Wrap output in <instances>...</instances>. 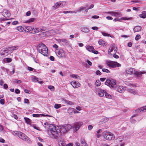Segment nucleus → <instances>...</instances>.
<instances>
[{
	"mask_svg": "<svg viewBox=\"0 0 146 146\" xmlns=\"http://www.w3.org/2000/svg\"><path fill=\"white\" fill-rule=\"evenodd\" d=\"M58 130H56V127L54 125L50 124L47 131L50 137L54 139H56L59 135V133Z\"/></svg>",
	"mask_w": 146,
	"mask_h": 146,
	"instance_id": "1",
	"label": "nucleus"
},
{
	"mask_svg": "<svg viewBox=\"0 0 146 146\" xmlns=\"http://www.w3.org/2000/svg\"><path fill=\"white\" fill-rule=\"evenodd\" d=\"M38 50L39 52L45 56H47L48 54L47 47L43 43H41L38 45Z\"/></svg>",
	"mask_w": 146,
	"mask_h": 146,
	"instance_id": "2",
	"label": "nucleus"
},
{
	"mask_svg": "<svg viewBox=\"0 0 146 146\" xmlns=\"http://www.w3.org/2000/svg\"><path fill=\"white\" fill-rule=\"evenodd\" d=\"M105 84L111 88H114L116 86V82L115 80L113 79H107L105 82Z\"/></svg>",
	"mask_w": 146,
	"mask_h": 146,
	"instance_id": "3",
	"label": "nucleus"
},
{
	"mask_svg": "<svg viewBox=\"0 0 146 146\" xmlns=\"http://www.w3.org/2000/svg\"><path fill=\"white\" fill-rule=\"evenodd\" d=\"M103 135L106 139L108 140H113L115 138L114 135L110 132H104Z\"/></svg>",
	"mask_w": 146,
	"mask_h": 146,
	"instance_id": "4",
	"label": "nucleus"
},
{
	"mask_svg": "<svg viewBox=\"0 0 146 146\" xmlns=\"http://www.w3.org/2000/svg\"><path fill=\"white\" fill-rule=\"evenodd\" d=\"M18 136L19 138L27 142L28 143H31V141L30 138L24 133L20 131Z\"/></svg>",
	"mask_w": 146,
	"mask_h": 146,
	"instance_id": "5",
	"label": "nucleus"
},
{
	"mask_svg": "<svg viewBox=\"0 0 146 146\" xmlns=\"http://www.w3.org/2000/svg\"><path fill=\"white\" fill-rule=\"evenodd\" d=\"M107 65L110 68H115L116 67H119L121 66V64L118 63L117 62L113 61H109L107 62Z\"/></svg>",
	"mask_w": 146,
	"mask_h": 146,
	"instance_id": "6",
	"label": "nucleus"
},
{
	"mask_svg": "<svg viewBox=\"0 0 146 146\" xmlns=\"http://www.w3.org/2000/svg\"><path fill=\"white\" fill-rule=\"evenodd\" d=\"M56 54L58 57L66 58L65 53H64V50L62 49H59Z\"/></svg>",
	"mask_w": 146,
	"mask_h": 146,
	"instance_id": "7",
	"label": "nucleus"
},
{
	"mask_svg": "<svg viewBox=\"0 0 146 146\" xmlns=\"http://www.w3.org/2000/svg\"><path fill=\"white\" fill-rule=\"evenodd\" d=\"M83 124V123L82 122H78L75 123L73 126L74 129L76 131L78 130Z\"/></svg>",
	"mask_w": 146,
	"mask_h": 146,
	"instance_id": "8",
	"label": "nucleus"
},
{
	"mask_svg": "<svg viewBox=\"0 0 146 146\" xmlns=\"http://www.w3.org/2000/svg\"><path fill=\"white\" fill-rule=\"evenodd\" d=\"M95 91L98 93L99 95L101 97H103L105 94L106 91L99 88H96Z\"/></svg>",
	"mask_w": 146,
	"mask_h": 146,
	"instance_id": "9",
	"label": "nucleus"
},
{
	"mask_svg": "<svg viewBox=\"0 0 146 146\" xmlns=\"http://www.w3.org/2000/svg\"><path fill=\"white\" fill-rule=\"evenodd\" d=\"M114 89L116 90L117 92L120 93H123L124 90V88L122 86H119L117 88L115 86Z\"/></svg>",
	"mask_w": 146,
	"mask_h": 146,
	"instance_id": "10",
	"label": "nucleus"
},
{
	"mask_svg": "<svg viewBox=\"0 0 146 146\" xmlns=\"http://www.w3.org/2000/svg\"><path fill=\"white\" fill-rule=\"evenodd\" d=\"M2 15L4 17L6 18L9 17L10 16V13L8 10L4 9L2 12Z\"/></svg>",
	"mask_w": 146,
	"mask_h": 146,
	"instance_id": "11",
	"label": "nucleus"
},
{
	"mask_svg": "<svg viewBox=\"0 0 146 146\" xmlns=\"http://www.w3.org/2000/svg\"><path fill=\"white\" fill-rule=\"evenodd\" d=\"M71 84L74 88H77L80 86V84L78 82H76L75 81H73L71 83Z\"/></svg>",
	"mask_w": 146,
	"mask_h": 146,
	"instance_id": "12",
	"label": "nucleus"
},
{
	"mask_svg": "<svg viewBox=\"0 0 146 146\" xmlns=\"http://www.w3.org/2000/svg\"><path fill=\"white\" fill-rule=\"evenodd\" d=\"M61 42H62V44L64 45H68L69 44V42L67 40L62 38L59 40Z\"/></svg>",
	"mask_w": 146,
	"mask_h": 146,
	"instance_id": "13",
	"label": "nucleus"
},
{
	"mask_svg": "<svg viewBox=\"0 0 146 146\" xmlns=\"http://www.w3.org/2000/svg\"><path fill=\"white\" fill-rule=\"evenodd\" d=\"M126 72L128 74H134L135 73V69L133 68H131L126 71Z\"/></svg>",
	"mask_w": 146,
	"mask_h": 146,
	"instance_id": "14",
	"label": "nucleus"
},
{
	"mask_svg": "<svg viewBox=\"0 0 146 146\" xmlns=\"http://www.w3.org/2000/svg\"><path fill=\"white\" fill-rule=\"evenodd\" d=\"M44 31V30L42 29H40L39 30H38V28H33V30H32V31L30 32V33H36L39 32H41Z\"/></svg>",
	"mask_w": 146,
	"mask_h": 146,
	"instance_id": "15",
	"label": "nucleus"
},
{
	"mask_svg": "<svg viewBox=\"0 0 146 146\" xmlns=\"http://www.w3.org/2000/svg\"><path fill=\"white\" fill-rule=\"evenodd\" d=\"M127 91L129 93L134 95H137L138 94V92L133 89H128Z\"/></svg>",
	"mask_w": 146,
	"mask_h": 146,
	"instance_id": "16",
	"label": "nucleus"
},
{
	"mask_svg": "<svg viewBox=\"0 0 146 146\" xmlns=\"http://www.w3.org/2000/svg\"><path fill=\"white\" fill-rule=\"evenodd\" d=\"M62 101L64 102L65 103L70 105H74V103L72 102L67 100L64 98L62 99Z\"/></svg>",
	"mask_w": 146,
	"mask_h": 146,
	"instance_id": "17",
	"label": "nucleus"
},
{
	"mask_svg": "<svg viewBox=\"0 0 146 146\" xmlns=\"http://www.w3.org/2000/svg\"><path fill=\"white\" fill-rule=\"evenodd\" d=\"M130 18H127V17H122L120 19H118L117 18H115L114 19L113 21H114L115 22H116L117 21H121V20H128L130 19Z\"/></svg>",
	"mask_w": 146,
	"mask_h": 146,
	"instance_id": "18",
	"label": "nucleus"
},
{
	"mask_svg": "<svg viewBox=\"0 0 146 146\" xmlns=\"http://www.w3.org/2000/svg\"><path fill=\"white\" fill-rule=\"evenodd\" d=\"M64 125H63L60 127L59 130H58V131H59V134L60 133H64L67 132L66 130L65 129V128H64Z\"/></svg>",
	"mask_w": 146,
	"mask_h": 146,
	"instance_id": "19",
	"label": "nucleus"
},
{
	"mask_svg": "<svg viewBox=\"0 0 146 146\" xmlns=\"http://www.w3.org/2000/svg\"><path fill=\"white\" fill-rule=\"evenodd\" d=\"M32 80L34 82H37L40 84H42L43 83V82L42 81H39L38 80V78L36 77L35 76H33L32 77Z\"/></svg>",
	"mask_w": 146,
	"mask_h": 146,
	"instance_id": "20",
	"label": "nucleus"
},
{
	"mask_svg": "<svg viewBox=\"0 0 146 146\" xmlns=\"http://www.w3.org/2000/svg\"><path fill=\"white\" fill-rule=\"evenodd\" d=\"M33 29V27H32L30 26H27L25 27L24 31L25 32H31L32 31Z\"/></svg>",
	"mask_w": 146,
	"mask_h": 146,
	"instance_id": "21",
	"label": "nucleus"
},
{
	"mask_svg": "<svg viewBox=\"0 0 146 146\" xmlns=\"http://www.w3.org/2000/svg\"><path fill=\"white\" fill-rule=\"evenodd\" d=\"M141 27L139 26H137L134 27L133 29V31L134 33L139 32L141 31Z\"/></svg>",
	"mask_w": 146,
	"mask_h": 146,
	"instance_id": "22",
	"label": "nucleus"
},
{
	"mask_svg": "<svg viewBox=\"0 0 146 146\" xmlns=\"http://www.w3.org/2000/svg\"><path fill=\"white\" fill-rule=\"evenodd\" d=\"M40 115H42L43 116H48L49 117H51V116L48 115H44V114H33L32 115L34 117H40Z\"/></svg>",
	"mask_w": 146,
	"mask_h": 146,
	"instance_id": "23",
	"label": "nucleus"
},
{
	"mask_svg": "<svg viewBox=\"0 0 146 146\" xmlns=\"http://www.w3.org/2000/svg\"><path fill=\"white\" fill-rule=\"evenodd\" d=\"M59 146H66L65 141L61 139L58 141Z\"/></svg>",
	"mask_w": 146,
	"mask_h": 146,
	"instance_id": "24",
	"label": "nucleus"
},
{
	"mask_svg": "<svg viewBox=\"0 0 146 146\" xmlns=\"http://www.w3.org/2000/svg\"><path fill=\"white\" fill-rule=\"evenodd\" d=\"M86 49L90 52H92L94 50V48L92 46L88 45L86 47Z\"/></svg>",
	"mask_w": 146,
	"mask_h": 146,
	"instance_id": "25",
	"label": "nucleus"
},
{
	"mask_svg": "<svg viewBox=\"0 0 146 146\" xmlns=\"http://www.w3.org/2000/svg\"><path fill=\"white\" fill-rule=\"evenodd\" d=\"M81 31L84 33H88L89 31L88 28L86 27H82L81 28Z\"/></svg>",
	"mask_w": 146,
	"mask_h": 146,
	"instance_id": "26",
	"label": "nucleus"
},
{
	"mask_svg": "<svg viewBox=\"0 0 146 146\" xmlns=\"http://www.w3.org/2000/svg\"><path fill=\"white\" fill-rule=\"evenodd\" d=\"M64 125L67 132L72 127V126L70 124H66Z\"/></svg>",
	"mask_w": 146,
	"mask_h": 146,
	"instance_id": "27",
	"label": "nucleus"
},
{
	"mask_svg": "<svg viewBox=\"0 0 146 146\" xmlns=\"http://www.w3.org/2000/svg\"><path fill=\"white\" fill-rule=\"evenodd\" d=\"M146 111V106L143 107H141L139 109V111L141 112V111L145 112Z\"/></svg>",
	"mask_w": 146,
	"mask_h": 146,
	"instance_id": "28",
	"label": "nucleus"
},
{
	"mask_svg": "<svg viewBox=\"0 0 146 146\" xmlns=\"http://www.w3.org/2000/svg\"><path fill=\"white\" fill-rule=\"evenodd\" d=\"M75 111V109L73 108H69L68 109V112L69 114L72 113Z\"/></svg>",
	"mask_w": 146,
	"mask_h": 146,
	"instance_id": "29",
	"label": "nucleus"
},
{
	"mask_svg": "<svg viewBox=\"0 0 146 146\" xmlns=\"http://www.w3.org/2000/svg\"><path fill=\"white\" fill-rule=\"evenodd\" d=\"M135 116V115H134L132 116L131 117V122L132 123H135L137 121L135 119V118H133Z\"/></svg>",
	"mask_w": 146,
	"mask_h": 146,
	"instance_id": "30",
	"label": "nucleus"
},
{
	"mask_svg": "<svg viewBox=\"0 0 146 146\" xmlns=\"http://www.w3.org/2000/svg\"><path fill=\"white\" fill-rule=\"evenodd\" d=\"M24 119L25 120L26 123L29 124H30L31 120L30 119L25 117H24Z\"/></svg>",
	"mask_w": 146,
	"mask_h": 146,
	"instance_id": "31",
	"label": "nucleus"
},
{
	"mask_svg": "<svg viewBox=\"0 0 146 146\" xmlns=\"http://www.w3.org/2000/svg\"><path fill=\"white\" fill-rule=\"evenodd\" d=\"M86 8V7L82 6L80 7H79L78 9L77 10V11H76L75 12H76V13L77 12H80L81 11L83 10L84 9Z\"/></svg>",
	"mask_w": 146,
	"mask_h": 146,
	"instance_id": "32",
	"label": "nucleus"
},
{
	"mask_svg": "<svg viewBox=\"0 0 146 146\" xmlns=\"http://www.w3.org/2000/svg\"><path fill=\"white\" fill-rule=\"evenodd\" d=\"M87 145V144L86 143L85 140H84V139H82L81 140V146H84Z\"/></svg>",
	"mask_w": 146,
	"mask_h": 146,
	"instance_id": "33",
	"label": "nucleus"
},
{
	"mask_svg": "<svg viewBox=\"0 0 146 146\" xmlns=\"http://www.w3.org/2000/svg\"><path fill=\"white\" fill-rule=\"evenodd\" d=\"M17 29L19 31L21 32H23L24 31V30L25 29V28H24L22 26H19L17 27Z\"/></svg>",
	"mask_w": 146,
	"mask_h": 146,
	"instance_id": "34",
	"label": "nucleus"
},
{
	"mask_svg": "<svg viewBox=\"0 0 146 146\" xmlns=\"http://www.w3.org/2000/svg\"><path fill=\"white\" fill-rule=\"evenodd\" d=\"M146 11H142L141 13L142 14H140L139 15V16L141 18H145L146 17V15L144 13H143V12H146Z\"/></svg>",
	"mask_w": 146,
	"mask_h": 146,
	"instance_id": "35",
	"label": "nucleus"
},
{
	"mask_svg": "<svg viewBox=\"0 0 146 146\" xmlns=\"http://www.w3.org/2000/svg\"><path fill=\"white\" fill-rule=\"evenodd\" d=\"M101 33L102 34V35L104 36H110L111 37V36L110 34H108V33H105L104 32H102Z\"/></svg>",
	"mask_w": 146,
	"mask_h": 146,
	"instance_id": "36",
	"label": "nucleus"
},
{
	"mask_svg": "<svg viewBox=\"0 0 146 146\" xmlns=\"http://www.w3.org/2000/svg\"><path fill=\"white\" fill-rule=\"evenodd\" d=\"M114 16L115 17L118 16L119 17H120L122 16L121 13L116 12H114Z\"/></svg>",
	"mask_w": 146,
	"mask_h": 146,
	"instance_id": "37",
	"label": "nucleus"
},
{
	"mask_svg": "<svg viewBox=\"0 0 146 146\" xmlns=\"http://www.w3.org/2000/svg\"><path fill=\"white\" fill-rule=\"evenodd\" d=\"M20 132V131H14L12 133L14 136L18 137L19 133V132Z\"/></svg>",
	"mask_w": 146,
	"mask_h": 146,
	"instance_id": "38",
	"label": "nucleus"
},
{
	"mask_svg": "<svg viewBox=\"0 0 146 146\" xmlns=\"http://www.w3.org/2000/svg\"><path fill=\"white\" fill-rule=\"evenodd\" d=\"M62 4V3L61 2H58L56 3L55 5L54 6L56 8H58L59 6H61V5Z\"/></svg>",
	"mask_w": 146,
	"mask_h": 146,
	"instance_id": "39",
	"label": "nucleus"
},
{
	"mask_svg": "<svg viewBox=\"0 0 146 146\" xmlns=\"http://www.w3.org/2000/svg\"><path fill=\"white\" fill-rule=\"evenodd\" d=\"M18 46H13L9 48L11 52H12L13 50H16L18 48Z\"/></svg>",
	"mask_w": 146,
	"mask_h": 146,
	"instance_id": "40",
	"label": "nucleus"
},
{
	"mask_svg": "<svg viewBox=\"0 0 146 146\" xmlns=\"http://www.w3.org/2000/svg\"><path fill=\"white\" fill-rule=\"evenodd\" d=\"M109 120V118L108 117H105L102 119L101 121L102 123H105L107 122Z\"/></svg>",
	"mask_w": 146,
	"mask_h": 146,
	"instance_id": "41",
	"label": "nucleus"
},
{
	"mask_svg": "<svg viewBox=\"0 0 146 146\" xmlns=\"http://www.w3.org/2000/svg\"><path fill=\"white\" fill-rule=\"evenodd\" d=\"M105 95L107 98L111 99V96L110 94L106 92Z\"/></svg>",
	"mask_w": 146,
	"mask_h": 146,
	"instance_id": "42",
	"label": "nucleus"
},
{
	"mask_svg": "<svg viewBox=\"0 0 146 146\" xmlns=\"http://www.w3.org/2000/svg\"><path fill=\"white\" fill-rule=\"evenodd\" d=\"M35 20V19L33 18H31L30 19L27 21L25 23H30L31 22H33Z\"/></svg>",
	"mask_w": 146,
	"mask_h": 146,
	"instance_id": "43",
	"label": "nucleus"
},
{
	"mask_svg": "<svg viewBox=\"0 0 146 146\" xmlns=\"http://www.w3.org/2000/svg\"><path fill=\"white\" fill-rule=\"evenodd\" d=\"M61 106V105L60 104H55L54 105V108L56 109H58L60 108Z\"/></svg>",
	"mask_w": 146,
	"mask_h": 146,
	"instance_id": "44",
	"label": "nucleus"
},
{
	"mask_svg": "<svg viewBox=\"0 0 146 146\" xmlns=\"http://www.w3.org/2000/svg\"><path fill=\"white\" fill-rule=\"evenodd\" d=\"M112 46L113 49V53H116V52L117 50V48L116 46H115L114 45H112Z\"/></svg>",
	"mask_w": 146,
	"mask_h": 146,
	"instance_id": "45",
	"label": "nucleus"
},
{
	"mask_svg": "<svg viewBox=\"0 0 146 146\" xmlns=\"http://www.w3.org/2000/svg\"><path fill=\"white\" fill-rule=\"evenodd\" d=\"M108 52L109 54H110L111 55H112L111 52H113V49L112 47V46H111L109 48Z\"/></svg>",
	"mask_w": 146,
	"mask_h": 146,
	"instance_id": "46",
	"label": "nucleus"
},
{
	"mask_svg": "<svg viewBox=\"0 0 146 146\" xmlns=\"http://www.w3.org/2000/svg\"><path fill=\"white\" fill-rule=\"evenodd\" d=\"M105 42L102 40H100L98 41V43L100 45L105 44Z\"/></svg>",
	"mask_w": 146,
	"mask_h": 146,
	"instance_id": "47",
	"label": "nucleus"
},
{
	"mask_svg": "<svg viewBox=\"0 0 146 146\" xmlns=\"http://www.w3.org/2000/svg\"><path fill=\"white\" fill-rule=\"evenodd\" d=\"M106 13L107 14H110L112 16H113V15L114 16V12L109 11V12H106Z\"/></svg>",
	"mask_w": 146,
	"mask_h": 146,
	"instance_id": "48",
	"label": "nucleus"
},
{
	"mask_svg": "<svg viewBox=\"0 0 146 146\" xmlns=\"http://www.w3.org/2000/svg\"><path fill=\"white\" fill-rule=\"evenodd\" d=\"M14 82L18 84H20L21 82V81L20 80L15 79L14 80Z\"/></svg>",
	"mask_w": 146,
	"mask_h": 146,
	"instance_id": "49",
	"label": "nucleus"
},
{
	"mask_svg": "<svg viewBox=\"0 0 146 146\" xmlns=\"http://www.w3.org/2000/svg\"><path fill=\"white\" fill-rule=\"evenodd\" d=\"M73 12V13H76V12H75V11H63V13L64 14H67L68 13H70L71 12Z\"/></svg>",
	"mask_w": 146,
	"mask_h": 146,
	"instance_id": "50",
	"label": "nucleus"
},
{
	"mask_svg": "<svg viewBox=\"0 0 146 146\" xmlns=\"http://www.w3.org/2000/svg\"><path fill=\"white\" fill-rule=\"evenodd\" d=\"M72 77L73 78L77 79H78L80 78V77L79 76L75 74H72Z\"/></svg>",
	"mask_w": 146,
	"mask_h": 146,
	"instance_id": "51",
	"label": "nucleus"
},
{
	"mask_svg": "<svg viewBox=\"0 0 146 146\" xmlns=\"http://www.w3.org/2000/svg\"><path fill=\"white\" fill-rule=\"evenodd\" d=\"M102 71L103 72H105L107 73H110V71L107 69L103 68L102 70Z\"/></svg>",
	"mask_w": 146,
	"mask_h": 146,
	"instance_id": "52",
	"label": "nucleus"
},
{
	"mask_svg": "<svg viewBox=\"0 0 146 146\" xmlns=\"http://www.w3.org/2000/svg\"><path fill=\"white\" fill-rule=\"evenodd\" d=\"M48 88L51 90L53 91L54 90V87L52 86H49Z\"/></svg>",
	"mask_w": 146,
	"mask_h": 146,
	"instance_id": "53",
	"label": "nucleus"
},
{
	"mask_svg": "<svg viewBox=\"0 0 146 146\" xmlns=\"http://www.w3.org/2000/svg\"><path fill=\"white\" fill-rule=\"evenodd\" d=\"M140 37L141 36L139 35H137L135 37V39L136 40H138Z\"/></svg>",
	"mask_w": 146,
	"mask_h": 146,
	"instance_id": "54",
	"label": "nucleus"
},
{
	"mask_svg": "<svg viewBox=\"0 0 146 146\" xmlns=\"http://www.w3.org/2000/svg\"><path fill=\"white\" fill-rule=\"evenodd\" d=\"M101 84L99 80H97L96 82V86H100Z\"/></svg>",
	"mask_w": 146,
	"mask_h": 146,
	"instance_id": "55",
	"label": "nucleus"
},
{
	"mask_svg": "<svg viewBox=\"0 0 146 146\" xmlns=\"http://www.w3.org/2000/svg\"><path fill=\"white\" fill-rule=\"evenodd\" d=\"M24 102L25 103L29 104V100L25 98L24 100Z\"/></svg>",
	"mask_w": 146,
	"mask_h": 146,
	"instance_id": "56",
	"label": "nucleus"
},
{
	"mask_svg": "<svg viewBox=\"0 0 146 146\" xmlns=\"http://www.w3.org/2000/svg\"><path fill=\"white\" fill-rule=\"evenodd\" d=\"M0 103L2 105H3L5 103V100L3 99H1L0 100Z\"/></svg>",
	"mask_w": 146,
	"mask_h": 146,
	"instance_id": "57",
	"label": "nucleus"
},
{
	"mask_svg": "<svg viewBox=\"0 0 146 146\" xmlns=\"http://www.w3.org/2000/svg\"><path fill=\"white\" fill-rule=\"evenodd\" d=\"M12 117H14L15 119H17L18 118V117L17 115L14 114H12L11 115Z\"/></svg>",
	"mask_w": 146,
	"mask_h": 146,
	"instance_id": "58",
	"label": "nucleus"
},
{
	"mask_svg": "<svg viewBox=\"0 0 146 146\" xmlns=\"http://www.w3.org/2000/svg\"><path fill=\"white\" fill-rule=\"evenodd\" d=\"M6 59V60L8 62H11L12 60V59L11 58H7Z\"/></svg>",
	"mask_w": 146,
	"mask_h": 146,
	"instance_id": "59",
	"label": "nucleus"
},
{
	"mask_svg": "<svg viewBox=\"0 0 146 146\" xmlns=\"http://www.w3.org/2000/svg\"><path fill=\"white\" fill-rule=\"evenodd\" d=\"M96 74L98 75H100L101 74V73L100 71L98 70L96 72Z\"/></svg>",
	"mask_w": 146,
	"mask_h": 146,
	"instance_id": "60",
	"label": "nucleus"
},
{
	"mask_svg": "<svg viewBox=\"0 0 146 146\" xmlns=\"http://www.w3.org/2000/svg\"><path fill=\"white\" fill-rule=\"evenodd\" d=\"M4 88L5 89H7L8 88V86L7 84H5L3 85Z\"/></svg>",
	"mask_w": 146,
	"mask_h": 146,
	"instance_id": "61",
	"label": "nucleus"
},
{
	"mask_svg": "<svg viewBox=\"0 0 146 146\" xmlns=\"http://www.w3.org/2000/svg\"><path fill=\"white\" fill-rule=\"evenodd\" d=\"M125 145V143L124 142H122L119 144H118L115 146H124Z\"/></svg>",
	"mask_w": 146,
	"mask_h": 146,
	"instance_id": "62",
	"label": "nucleus"
},
{
	"mask_svg": "<svg viewBox=\"0 0 146 146\" xmlns=\"http://www.w3.org/2000/svg\"><path fill=\"white\" fill-rule=\"evenodd\" d=\"M125 145V143L124 142H122L119 144H118L115 146H124Z\"/></svg>",
	"mask_w": 146,
	"mask_h": 146,
	"instance_id": "63",
	"label": "nucleus"
},
{
	"mask_svg": "<svg viewBox=\"0 0 146 146\" xmlns=\"http://www.w3.org/2000/svg\"><path fill=\"white\" fill-rule=\"evenodd\" d=\"M125 145V143L124 142H122L119 144H118L115 146H124Z\"/></svg>",
	"mask_w": 146,
	"mask_h": 146,
	"instance_id": "64",
	"label": "nucleus"
}]
</instances>
